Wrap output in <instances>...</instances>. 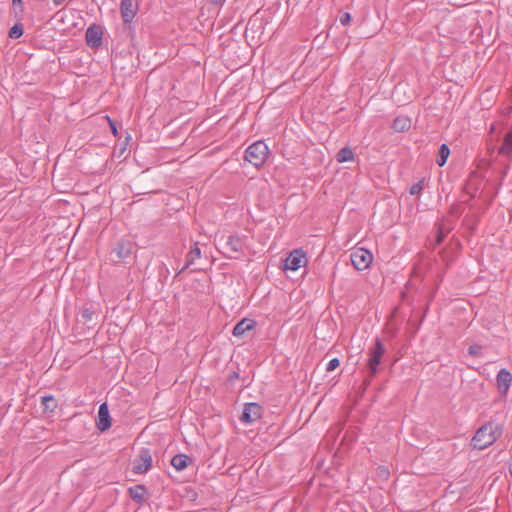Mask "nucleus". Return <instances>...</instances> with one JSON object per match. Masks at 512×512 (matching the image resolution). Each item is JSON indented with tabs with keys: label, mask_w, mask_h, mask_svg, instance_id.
I'll return each instance as SVG.
<instances>
[{
	"label": "nucleus",
	"mask_w": 512,
	"mask_h": 512,
	"mask_svg": "<svg viewBox=\"0 0 512 512\" xmlns=\"http://www.w3.org/2000/svg\"><path fill=\"white\" fill-rule=\"evenodd\" d=\"M214 243L218 251L229 259H239L244 253V241L237 234L217 232Z\"/></svg>",
	"instance_id": "f257e3e1"
},
{
	"label": "nucleus",
	"mask_w": 512,
	"mask_h": 512,
	"mask_svg": "<svg viewBox=\"0 0 512 512\" xmlns=\"http://www.w3.org/2000/svg\"><path fill=\"white\" fill-rule=\"evenodd\" d=\"M502 435V428L498 424L487 423L480 427L471 440L475 449H485L492 445Z\"/></svg>",
	"instance_id": "f03ea898"
},
{
	"label": "nucleus",
	"mask_w": 512,
	"mask_h": 512,
	"mask_svg": "<svg viewBox=\"0 0 512 512\" xmlns=\"http://www.w3.org/2000/svg\"><path fill=\"white\" fill-rule=\"evenodd\" d=\"M385 351V347L379 339H377L375 344L369 349L368 359L366 361V372L368 375L363 381L365 386L370 384L371 378L377 373L378 366L381 363V359L385 354Z\"/></svg>",
	"instance_id": "7ed1b4c3"
},
{
	"label": "nucleus",
	"mask_w": 512,
	"mask_h": 512,
	"mask_svg": "<svg viewBox=\"0 0 512 512\" xmlns=\"http://www.w3.org/2000/svg\"><path fill=\"white\" fill-rule=\"evenodd\" d=\"M269 155L268 146L264 141H256L245 152V160L255 167L262 166Z\"/></svg>",
	"instance_id": "20e7f679"
},
{
	"label": "nucleus",
	"mask_w": 512,
	"mask_h": 512,
	"mask_svg": "<svg viewBox=\"0 0 512 512\" xmlns=\"http://www.w3.org/2000/svg\"><path fill=\"white\" fill-rule=\"evenodd\" d=\"M350 259H351L352 265L357 270H365L370 266L373 256L370 251H368L364 248H358V249H355L351 253Z\"/></svg>",
	"instance_id": "39448f33"
},
{
	"label": "nucleus",
	"mask_w": 512,
	"mask_h": 512,
	"mask_svg": "<svg viewBox=\"0 0 512 512\" xmlns=\"http://www.w3.org/2000/svg\"><path fill=\"white\" fill-rule=\"evenodd\" d=\"M307 263L305 253L301 249H295L286 257L284 269L296 271Z\"/></svg>",
	"instance_id": "423d86ee"
},
{
	"label": "nucleus",
	"mask_w": 512,
	"mask_h": 512,
	"mask_svg": "<svg viewBox=\"0 0 512 512\" xmlns=\"http://www.w3.org/2000/svg\"><path fill=\"white\" fill-rule=\"evenodd\" d=\"M152 465V456L149 450H142L139 456L133 462V471L137 474L147 472Z\"/></svg>",
	"instance_id": "0eeeda50"
},
{
	"label": "nucleus",
	"mask_w": 512,
	"mask_h": 512,
	"mask_svg": "<svg viewBox=\"0 0 512 512\" xmlns=\"http://www.w3.org/2000/svg\"><path fill=\"white\" fill-rule=\"evenodd\" d=\"M133 245L130 241H120L117 243L115 248L111 252L112 260L114 262H119L127 257H129L132 253Z\"/></svg>",
	"instance_id": "6e6552de"
},
{
	"label": "nucleus",
	"mask_w": 512,
	"mask_h": 512,
	"mask_svg": "<svg viewBox=\"0 0 512 512\" xmlns=\"http://www.w3.org/2000/svg\"><path fill=\"white\" fill-rule=\"evenodd\" d=\"M262 408L257 403H248L245 405L244 411L241 416V421L244 423H253L261 417Z\"/></svg>",
	"instance_id": "1a4fd4ad"
},
{
	"label": "nucleus",
	"mask_w": 512,
	"mask_h": 512,
	"mask_svg": "<svg viewBox=\"0 0 512 512\" xmlns=\"http://www.w3.org/2000/svg\"><path fill=\"white\" fill-rule=\"evenodd\" d=\"M121 16L125 23H130L138 10V4L133 0H122L120 4Z\"/></svg>",
	"instance_id": "9d476101"
},
{
	"label": "nucleus",
	"mask_w": 512,
	"mask_h": 512,
	"mask_svg": "<svg viewBox=\"0 0 512 512\" xmlns=\"http://www.w3.org/2000/svg\"><path fill=\"white\" fill-rule=\"evenodd\" d=\"M496 381L499 392L506 395L512 383V374L506 369H501L497 374Z\"/></svg>",
	"instance_id": "9b49d317"
},
{
	"label": "nucleus",
	"mask_w": 512,
	"mask_h": 512,
	"mask_svg": "<svg viewBox=\"0 0 512 512\" xmlns=\"http://www.w3.org/2000/svg\"><path fill=\"white\" fill-rule=\"evenodd\" d=\"M97 427L100 431H105L111 427V417L106 403H102L99 407Z\"/></svg>",
	"instance_id": "f8f14e48"
},
{
	"label": "nucleus",
	"mask_w": 512,
	"mask_h": 512,
	"mask_svg": "<svg viewBox=\"0 0 512 512\" xmlns=\"http://www.w3.org/2000/svg\"><path fill=\"white\" fill-rule=\"evenodd\" d=\"M256 322L253 319L244 318L239 321L233 328V335L235 337L243 336L247 331H251L255 328Z\"/></svg>",
	"instance_id": "ddd939ff"
},
{
	"label": "nucleus",
	"mask_w": 512,
	"mask_h": 512,
	"mask_svg": "<svg viewBox=\"0 0 512 512\" xmlns=\"http://www.w3.org/2000/svg\"><path fill=\"white\" fill-rule=\"evenodd\" d=\"M86 42L91 47H98L102 41V31L99 27L91 26L86 31Z\"/></svg>",
	"instance_id": "4468645a"
},
{
	"label": "nucleus",
	"mask_w": 512,
	"mask_h": 512,
	"mask_svg": "<svg viewBox=\"0 0 512 512\" xmlns=\"http://www.w3.org/2000/svg\"><path fill=\"white\" fill-rule=\"evenodd\" d=\"M411 127V120L407 116H398L394 119L392 128L396 132H404Z\"/></svg>",
	"instance_id": "2eb2a0df"
},
{
	"label": "nucleus",
	"mask_w": 512,
	"mask_h": 512,
	"mask_svg": "<svg viewBox=\"0 0 512 512\" xmlns=\"http://www.w3.org/2000/svg\"><path fill=\"white\" fill-rule=\"evenodd\" d=\"M190 458L185 454H177L171 459V465L178 471L185 469L190 462Z\"/></svg>",
	"instance_id": "dca6fc26"
},
{
	"label": "nucleus",
	"mask_w": 512,
	"mask_h": 512,
	"mask_svg": "<svg viewBox=\"0 0 512 512\" xmlns=\"http://www.w3.org/2000/svg\"><path fill=\"white\" fill-rule=\"evenodd\" d=\"M499 153L508 157L512 156V130L504 137L503 144L499 148Z\"/></svg>",
	"instance_id": "f3484780"
},
{
	"label": "nucleus",
	"mask_w": 512,
	"mask_h": 512,
	"mask_svg": "<svg viewBox=\"0 0 512 512\" xmlns=\"http://www.w3.org/2000/svg\"><path fill=\"white\" fill-rule=\"evenodd\" d=\"M200 256H201V250L198 247L197 243H195V245L190 249L189 253L187 254L186 265L184 266L183 269H186L189 266H191L196 259L200 258Z\"/></svg>",
	"instance_id": "a211bd4d"
},
{
	"label": "nucleus",
	"mask_w": 512,
	"mask_h": 512,
	"mask_svg": "<svg viewBox=\"0 0 512 512\" xmlns=\"http://www.w3.org/2000/svg\"><path fill=\"white\" fill-rule=\"evenodd\" d=\"M353 158H354V153L348 147H344V148L340 149L339 152L336 155V159H337V161L339 163H343V162H347V161H352Z\"/></svg>",
	"instance_id": "6ab92c4d"
},
{
	"label": "nucleus",
	"mask_w": 512,
	"mask_h": 512,
	"mask_svg": "<svg viewBox=\"0 0 512 512\" xmlns=\"http://www.w3.org/2000/svg\"><path fill=\"white\" fill-rule=\"evenodd\" d=\"M449 154V147L446 144H442L440 146L439 153L436 159L437 164L442 167L446 163Z\"/></svg>",
	"instance_id": "aec40b11"
},
{
	"label": "nucleus",
	"mask_w": 512,
	"mask_h": 512,
	"mask_svg": "<svg viewBox=\"0 0 512 512\" xmlns=\"http://www.w3.org/2000/svg\"><path fill=\"white\" fill-rule=\"evenodd\" d=\"M42 405L45 411H54L57 407V401L52 396H44L42 397Z\"/></svg>",
	"instance_id": "412c9836"
},
{
	"label": "nucleus",
	"mask_w": 512,
	"mask_h": 512,
	"mask_svg": "<svg viewBox=\"0 0 512 512\" xmlns=\"http://www.w3.org/2000/svg\"><path fill=\"white\" fill-rule=\"evenodd\" d=\"M130 496L133 500H142L144 496V487L143 486H135L134 488H130Z\"/></svg>",
	"instance_id": "4be33fe9"
},
{
	"label": "nucleus",
	"mask_w": 512,
	"mask_h": 512,
	"mask_svg": "<svg viewBox=\"0 0 512 512\" xmlns=\"http://www.w3.org/2000/svg\"><path fill=\"white\" fill-rule=\"evenodd\" d=\"M23 34V28L19 24H15L9 31V36L11 38H19Z\"/></svg>",
	"instance_id": "5701e85b"
},
{
	"label": "nucleus",
	"mask_w": 512,
	"mask_h": 512,
	"mask_svg": "<svg viewBox=\"0 0 512 512\" xmlns=\"http://www.w3.org/2000/svg\"><path fill=\"white\" fill-rule=\"evenodd\" d=\"M377 476L381 479V480H387L388 477H389V470L384 467V466H380L378 469H377Z\"/></svg>",
	"instance_id": "b1692460"
},
{
	"label": "nucleus",
	"mask_w": 512,
	"mask_h": 512,
	"mask_svg": "<svg viewBox=\"0 0 512 512\" xmlns=\"http://www.w3.org/2000/svg\"><path fill=\"white\" fill-rule=\"evenodd\" d=\"M423 189V181H420L418 183H415L410 188V194L411 195H417L419 194Z\"/></svg>",
	"instance_id": "393cba45"
},
{
	"label": "nucleus",
	"mask_w": 512,
	"mask_h": 512,
	"mask_svg": "<svg viewBox=\"0 0 512 512\" xmlns=\"http://www.w3.org/2000/svg\"><path fill=\"white\" fill-rule=\"evenodd\" d=\"M481 349H482V347H481L480 345H478V344H474V345H471V346L469 347L468 352H469V354H470V355H472V356H478V355H480V353H481Z\"/></svg>",
	"instance_id": "a878e982"
},
{
	"label": "nucleus",
	"mask_w": 512,
	"mask_h": 512,
	"mask_svg": "<svg viewBox=\"0 0 512 512\" xmlns=\"http://www.w3.org/2000/svg\"><path fill=\"white\" fill-rule=\"evenodd\" d=\"M340 365V362L337 358H333L329 361L326 370L327 371H333Z\"/></svg>",
	"instance_id": "bb28decb"
},
{
	"label": "nucleus",
	"mask_w": 512,
	"mask_h": 512,
	"mask_svg": "<svg viewBox=\"0 0 512 512\" xmlns=\"http://www.w3.org/2000/svg\"><path fill=\"white\" fill-rule=\"evenodd\" d=\"M351 20V15L349 13H343L341 16H340V23L342 25H347Z\"/></svg>",
	"instance_id": "cd10ccee"
},
{
	"label": "nucleus",
	"mask_w": 512,
	"mask_h": 512,
	"mask_svg": "<svg viewBox=\"0 0 512 512\" xmlns=\"http://www.w3.org/2000/svg\"><path fill=\"white\" fill-rule=\"evenodd\" d=\"M445 237V231L443 227H440L437 234V244L441 243Z\"/></svg>",
	"instance_id": "c85d7f7f"
},
{
	"label": "nucleus",
	"mask_w": 512,
	"mask_h": 512,
	"mask_svg": "<svg viewBox=\"0 0 512 512\" xmlns=\"http://www.w3.org/2000/svg\"><path fill=\"white\" fill-rule=\"evenodd\" d=\"M109 124H110L112 133L116 136L118 132H117L115 123L113 121L109 120Z\"/></svg>",
	"instance_id": "c756f323"
},
{
	"label": "nucleus",
	"mask_w": 512,
	"mask_h": 512,
	"mask_svg": "<svg viewBox=\"0 0 512 512\" xmlns=\"http://www.w3.org/2000/svg\"><path fill=\"white\" fill-rule=\"evenodd\" d=\"M214 4H217V5H222L225 0H212Z\"/></svg>",
	"instance_id": "7c9ffc66"
},
{
	"label": "nucleus",
	"mask_w": 512,
	"mask_h": 512,
	"mask_svg": "<svg viewBox=\"0 0 512 512\" xmlns=\"http://www.w3.org/2000/svg\"><path fill=\"white\" fill-rule=\"evenodd\" d=\"M83 317H85V318H87V319H90V313H89L87 310H85V311L83 312Z\"/></svg>",
	"instance_id": "2f4dec72"
},
{
	"label": "nucleus",
	"mask_w": 512,
	"mask_h": 512,
	"mask_svg": "<svg viewBox=\"0 0 512 512\" xmlns=\"http://www.w3.org/2000/svg\"><path fill=\"white\" fill-rule=\"evenodd\" d=\"M53 2L55 5L58 6V5H61L64 2V0H53Z\"/></svg>",
	"instance_id": "473e14b6"
},
{
	"label": "nucleus",
	"mask_w": 512,
	"mask_h": 512,
	"mask_svg": "<svg viewBox=\"0 0 512 512\" xmlns=\"http://www.w3.org/2000/svg\"><path fill=\"white\" fill-rule=\"evenodd\" d=\"M22 0H13V3H20Z\"/></svg>",
	"instance_id": "72a5a7b5"
}]
</instances>
